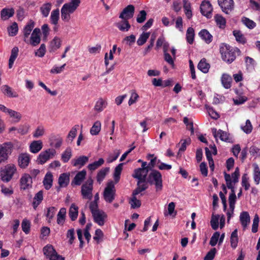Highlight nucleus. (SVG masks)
Listing matches in <instances>:
<instances>
[{"label": "nucleus", "instance_id": "nucleus-1", "mask_svg": "<svg viewBox=\"0 0 260 260\" xmlns=\"http://www.w3.org/2000/svg\"><path fill=\"white\" fill-rule=\"evenodd\" d=\"M222 59L228 63H232L236 59V52L240 53V50L237 48H233L230 46L223 45L220 48Z\"/></svg>", "mask_w": 260, "mask_h": 260}, {"label": "nucleus", "instance_id": "nucleus-2", "mask_svg": "<svg viewBox=\"0 0 260 260\" xmlns=\"http://www.w3.org/2000/svg\"><path fill=\"white\" fill-rule=\"evenodd\" d=\"M147 182L151 185H154L156 191H160L162 189V179L161 173L155 170H152L146 178Z\"/></svg>", "mask_w": 260, "mask_h": 260}, {"label": "nucleus", "instance_id": "nucleus-3", "mask_svg": "<svg viewBox=\"0 0 260 260\" xmlns=\"http://www.w3.org/2000/svg\"><path fill=\"white\" fill-rule=\"evenodd\" d=\"M116 189L113 181L109 182L105 187L104 192V199L106 202L111 203L115 199Z\"/></svg>", "mask_w": 260, "mask_h": 260}, {"label": "nucleus", "instance_id": "nucleus-4", "mask_svg": "<svg viewBox=\"0 0 260 260\" xmlns=\"http://www.w3.org/2000/svg\"><path fill=\"white\" fill-rule=\"evenodd\" d=\"M93 180L88 179L81 187V194L83 199L91 200L92 198Z\"/></svg>", "mask_w": 260, "mask_h": 260}, {"label": "nucleus", "instance_id": "nucleus-5", "mask_svg": "<svg viewBox=\"0 0 260 260\" xmlns=\"http://www.w3.org/2000/svg\"><path fill=\"white\" fill-rule=\"evenodd\" d=\"M77 8L67 4H64L61 9V18L64 22H69L71 19V14Z\"/></svg>", "mask_w": 260, "mask_h": 260}, {"label": "nucleus", "instance_id": "nucleus-6", "mask_svg": "<svg viewBox=\"0 0 260 260\" xmlns=\"http://www.w3.org/2000/svg\"><path fill=\"white\" fill-rule=\"evenodd\" d=\"M13 144L11 142L5 143L0 145V163L8 159L12 151Z\"/></svg>", "mask_w": 260, "mask_h": 260}, {"label": "nucleus", "instance_id": "nucleus-7", "mask_svg": "<svg viewBox=\"0 0 260 260\" xmlns=\"http://www.w3.org/2000/svg\"><path fill=\"white\" fill-rule=\"evenodd\" d=\"M13 144L11 142L5 143L0 145V163L8 159L12 151Z\"/></svg>", "mask_w": 260, "mask_h": 260}, {"label": "nucleus", "instance_id": "nucleus-8", "mask_svg": "<svg viewBox=\"0 0 260 260\" xmlns=\"http://www.w3.org/2000/svg\"><path fill=\"white\" fill-rule=\"evenodd\" d=\"M41 30L39 28H35L31 34L30 37L24 39V41L32 46H36L41 42Z\"/></svg>", "mask_w": 260, "mask_h": 260}, {"label": "nucleus", "instance_id": "nucleus-9", "mask_svg": "<svg viewBox=\"0 0 260 260\" xmlns=\"http://www.w3.org/2000/svg\"><path fill=\"white\" fill-rule=\"evenodd\" d=\"M16 171V167L14 165L6 166L0 172L2 180L7 182H9L11 179Z\"/></svg>", "mask_w": 260, "mask_h": 260}, {"label": "nucleus", "instance_id": "nucleus-10", "mask_svg": "<svg viewBox=\"0 0 260 260\" xmlns=\"http://www.w3.org/2000/svg\"><path fill=\"white\" fill-rule=\"evenodd\" d=\"M217 2L222 11L226 14H230L234 9L235 3L233 0H218Z\"/></svg>", "mask_w": 260, "mask_h": 260}, {"label": "nucleus", "instance_id": "nucleus-11", "mask_svg": "<svg viewBox=\"0 0 260 260\" xmlns=\"http://www.w3.org/2000/svg\"><path fill=\"white\" fill-rule=\"evenodd\" d=\"M151 170L147 162L143 161L142 163L141 168L136 169L134 170V173L132 175L133 177H147L149 170Z\"/></svg>", "mask_w": 260, "mask_h": 260}, {"label": "nucleus", "instance_id": "nucleus-12", "mask_svg": "<svg viewBox=\"0 0 260 260\" xmlns=\"http://www.w3.org/2000/svg\"><path fill=\"white\" fill-rule=\"evenodd\" d=\"M224 175L227 187L228 188L231 189L232 191L229 198V203L235 204L236 196L235 192L234 186L231 180L230 175L225 172L224 173Z\"/></svg>", "mask_w": 260, "mask_h": 260}, {"label": "nucleus", "instance_id": "nucleus-13", "mask_svg": "<svg viewBox=\"0 0 260 260\" xmlns=\"http://www.w3.org/2000/svg\"><path fill=\"white\" fill-rule=\"evenodd\" d=\"M134 178L137 179V187L134 190L133 194L134 195H137L143 191L146 190L148 186L146 182V177H134Z\"/></svg>", "mask_w": 260, "mask_h": 260}, {"label": "nucleus", "instance_id": "nucleus-14", "mask_svg": "<svg viewBox=\"0 0 260 260\" xmlns=\"http://www.w3.org/2000/svg\"><path fill=\"white\" fill-rule=\"evenodd\" d=\"M200 10L202 14L207 18L211 17V13L213 10L212 6L209 1H203L200 6Z\"/></svg>", "mask_w": 260, "mask_h": 260}, {"label": "nucleus", "instance_id": "nucleus-15", "mask_svg": "<svg viewBox=\"0 0 260 260\" xmlns=\"http://www.w3.org/2000/svg\"><path fill=\"white\" fill-rule=\"evenodd\" d=\"M56 153L53 149H49L44 152H42L39 155L38 161L39 164H43Z\"/></svg>", "mask_w": 260, "mask_h": 260}, {"label": "nucleus", "instance_id": "nucleus-16", "mask_svg": "<svg viewBox=\"0 0 260 260\" xmlns=\"http://www.w3.org/2000/svg\"><path fill=\"white\" fill-rule=\"evenodd\" d=\"M134 13L135 7L132 5H129L121 12L119 18L128 20L134 16Z\"/></svg>", "mask_w": 260, "mask_h": 260}, {"label": "nucleus", "instance_id": "nucleus-17", "mask_svg": "<svg viewBox=\"0 0 260 260\" xmlns=\"http://www.w3.org/2000/svg\"><path fill=\"white\" fill-rule=\"evenodd\" d=\"M20 188L23 190L28 189L31 187L32 183L31 177L27 174H24L20 179Z\"/></svg>", "mask_w": 260, "mask_h": 260}, {"label": "nucleus", "instance_id": "nucleus-18", "mask_svg": "<svg viewBox=\"0 0 260 260\" xmlns=\"http://www.w3.org/2000/svg\"><path fill=\"white\" fill-rule=\"evenodd\" d=\"M92 215L95 222L100 226H102L104 224L107 216L104 211L101 210L96 213H94Z\"/></svg>", "mask_w": 260, "mask_h": 260}, {"label": "nucleus", "instance_id": "nucleus-19", "mask_svg": "<svg viewBox=\"0 0 260 260\" xmlns=\"http://www.w3.org/2000/svg\"><path fill=\"white\" fill-rule=\"evenodd\" d=\"M121 19V21L116 22L115 25L120 31L122 32H127L131 28V25L127 19Z\"/></svg>", "mask_w": 260, "mask_h": 260}, {"label": "nucleus", "instance_id": "nucleus-20", "mask_svg": "<svg viewBox=\"0 0 260 260\" xmlns=\"http://www.w3.org/2000/svg\"><path fill=\"white\" fill-rule=\"evenodd\" d=\"M35 22L32 20H30L24 27L22 31L23 40L26 39L29 37L31 31L35 27Z\"/></svg>", "mask_w": 260, "mask_h": 260}, {"label": "nucleus", "instance_id": "nucleus-21", "mask_svg": "<svg viewBox=\"0 0 260 260\" xmlns=\"http://www.w3.org/2000/svg\"><path fill=\"white\" fill-rule=\"evenodd\" d=\"M86 175V172L85 170H82L78 172L75 176L73 180L71 182V185H80L83 180L85 179Z\"/></svg>", "mask_w": 260, "mask_h": 260}, {"label": "nucleus", "instance_id": "nucleus-22", "mask_svg": "<svg viewBox=\"0 0 260 260\" xmlns=\"http://www.w3.org/2000/svg\"><path fill=\"white\" fill-rule=\"evenodd\" d=\"M240 220L243 229L245 230L250 221V217L249 213L246 211L241 212L240 215Z\"/></svg>", "mask_w": 260, "mask_h": 260}, {"label": "nucleus", "instance_id": "nucleus-23", "mask_svg": "<svg viewBox=\"0 0 260 260\" xmlns=\"http://www.w3.org/2000/svg\"><path fill=\"white\" fill-rule=\"evenodd\" d=\"M30 161L29 156L28 154H21L18 157V164L22 168H25L28 165Z\"/></svg>", "mask_w": 260, "mask_h": 260}, {"label": "nucleus", "instance_id": "nucleus-24", "mask_svg": "<svg viewBox=\"0 0 260 260\" xmlns=\"http://www.w3.org/2000/svg\"><path fill=\"white\" fill-rule=\"evenodd\" d=\"M61 44V40L58 37H55L50 42V52H54L59 49Z\"/></svg>", "mask_w": 260, "mask_h": 260}, {"label": "nucleus", "instance_id": "nucleus-25", "mask_svg": "<svg viewBox=\"0 0 260 260\" xmlns=\"http://www.w3.org/2000/svg\"><path fill=\"white\" fill-rule=\"evenodd\" d=\"M199 35L207 44L210 43L212 41L213 37L207 29L201 30L199 32Z\"/></svg>", "mask_w": 260, "mask_h": 260}, {"label": "nucleus", "instance_id": "nucleus-26", "mask_svg": "<svg viewBox=\"0 0 260 260\" xmlns=\"http://www.w3.org/2000/svg\"><path fill=\"white\" fill-rule=\"evenodd\" d=\"M53 175L51 173H47L43 180V185L46 189H49L52 186Z\"/></svg>", "mask_w": 260, "mask_h": 260}, {"label": "nucleus", "instance_id": "nucleus-27", "mask_svg": "<svg viewBox=\"0 0 260 260\" xmlns=\"http://www.w3.org/2000/svg\"><path fill=\"white\" fill-rule=\"evenodd\" d=\"M88 160V157L86 156H81L77 159H74L72 160L73 165L75 167L83 166Z\"/></svg>", "mask_w": 260, "mask_h": 260}, {"label": "nucleus", "instance_id": "nucleus-28", "mask_svg": "<svg viewBox=\"0 0 260 260\" xmlns=\"http://www.w3.org/2000/svg\"><path fill=\"white\" fill-rule=\"evenodd\" d=\"M14 10L13 8L2 9L1 12V17L2 19L6 20L13 16Z\"/></svg>", "mask_w": 260, "mask_h": 260}, {"label": "nucleus", "instance_id": "nucleus-29", "mask_svg": "<svg viewBox=\"0 0 260 260\" xmlns=\"http://www.w3.org/2000/svg\"><path fill=\"white\" fill-rule=\"evenodd\" d=\"M212 132L215 139H217L218 135L220 139L222 141H226L229 139L228 134L222 130L219 129L217 133L216 129L214 128H212Z\"/></svg>", "mask_w": 260, "mask_h": 260}, {"label": "nucleus", "instance_id": "nucleus-30", "mask_svg": "<svg viewBox=\"0 0 260 260\" xmlns=\"http://www.w3.org/2000/svg\"><path fill=\"white\" fill-rule=\"evenodd\" d=\"M43 147L42 142L40 140L34 141L30 145V150L32 153L38 152Z\"/></svg>", "mask_w": 260, "mask_h": 260}, {"label": "nucleus", "instance_id": "nucleus-31", "mask_svg": "<svg viewBox=\"0 0 260 260\" xmlns=\"http://www.w3.org/2000/svg\"><path fill=\"white\" fill-rule=\"evenodd\" d=\"M43 200V191L40 190L38 192L34 198V201L32 202V206L35 209L40 204Z\"/></svg>", "mask_w": 260, "mask_h": 260}, {"label": "nucleus", "instance_id": "nucleus-32", "mask_svg": "<svg viewBox=\"0 0 260 260\" xmlns=\"http://www.w3.org/2000/svg\"><path fill=\"white\" fill-rule=\"evenodd\" d=\"M210 68L209 63L207 62L205 58L202 59L198 65V69L204 73H208Z\"/></svg>", "mask_w": 260, "mask_h": 260}, {"label": "nucleus", "instance_id": "nucleus-33", "mask_svg": "<svg viewBox=\"0 0 260 260\" xmlns=\"http://www.w3.org/2000/svg\"><path fill=\"white\" fill-rule=\"evenodd\" d=\"M69 215L72 221H75L78 215V207L75 204H72L70 208Z\"/></svg>", "mask_w": 260, "mask_h": 260}, {"label": "nucleus", "instance_id": "nucleus-34", "mask_svg": "<svg viewBox=\"0 0 260 260\" xmlns=\"http://www.w3.org/2000/svg\"><path fill=\"white\" fill-rule=\"evenodd\" d=\"M19 49L17 47H14L11 50V55L9 60V68L11 69L14 61L18 56Z\"/></svg>", "mask_w": 260, "mask_h": 260}, {"label": "nucleus", "instance_id": "nucleus-35", "mask_svg": "<svg viewBox=\"0 0 260 260\" xmlns=\"http://www.w3.org/2000/svg\"><path fill=\"white\" fill-rule=\"evenodd\" d=\"M70 181L69 175L66 173L61 174L58 178V183L60 187H66Z\"/></svg>", "mask_w": 260, "mask_h": 260}, {"label": "nucleus", "instance_id": "nucleus-36", "mask_svg": "<svg viewBox=\"0 0 260 260\" xmlns=\"http://www.w3.org/2000/svg\"><path fill=\"white\" fill-rule=\"evenodd\" d=\"M107 105V102L106 100L100 98L96 102L94 109L98 112H100L106 107Z\"/></svg>", "mask_w": 260, "mask_h": 260}, {"label": "nucleus", "instance_id": "nucleus-37", "mask_svg": "<svg viewBox=\"0 0 260 260\" xmlns=\"http://www.w3.org/2000/svg\"><path fill=\"white\" fill-rule=\"evenodd\" d=\"M232 77L228 74H223L221 77L222 84L225 88L229 89L231 87Z\"/></svg>", "mask_w": 260, "mask_h": 260}, {"label": "nucleus", "instance_id": "nucleus-38", "mask_svg": "<svg viewBox=\"0 0 260 260\" xmlns=\"http://www.w3.org/2000/svg\"><path fill=\"white\" fill-rule=\"evenodd\" d=\"M66 209L61 208L57 214V222L58 224L63 225L66 216Z\"/></svg>", "mask_w": 260, "mask_h": 260}, {"label": "nucleus", "instance_id": "nucleus-39", "mask_svg": "<svg viewBox=\"0 0 260 260\" xmlns=\"http://www.w3.org/2000/svg\"><path fill=\"white\" fill-rule=\"evenodd\" d=\"M109 168L107 167L103 168L99 171L96 176V180L99 183H101L104 180L106 175L109 172Z\"/></svg>", "mask_w": 260, "mask_h": 260}, {"label": "nucleus", "instance_id": "nucleus-40", "mask_svg": "<svg viewBox=\"0 0 260 260\" xmlns=\"http://www.w3.org/2000/svg\"><path fill=\"white\" fill-rule=\"evenodd\" d=\"M123 163L119 164L114 170L113 177L115 183L118 182L120 180V174L122 170Z\"/></svg>", "mask_w": 260, "mask_h": 260}, {"label": "nucleus", "instance_id": "nucleus-41", "mask_svg": "<svg viewBox=\"0 0 260 260\" xmlns=\"http://www.w3.org/2000/svg\"><path fill=\"white\" fill-rule=\"evenodd\" d=\"M101 129V123L100 121H96L90 128V133L91 135L95 136L99 134Z\"/></svg>", "mask_w": 260, "mask_h": 260}, {"label": "nucleus", "instance_id": "nucleus-42", "mask_svg": "<svg viewBox=\"0 0 260 260\" xmlns=\"http://www.w3.org/2000/svg\"><path fill=\"white\" fill-rule=\"evenodd\" d=\"M214 19L216 24L221 28H223L225 26L226 20L220 14H216L214 16Z\"/></svg>", "mask_w": 260, "mask_h": 260}, {"label": "nucleus", "instance_id": "nucleus-43", "mask_svg": "<svg viewBox=\"0 0 260 260\" xmlns=\"http://www.w3.org/2000/svg\"><path fill=\"white\" fill-rule=\"evenodd\" d=\"M52 5L50 3L44 4L41 7L40 11L42 14L45 17H47L51 9Z\"/></svg>", "mask_w": 260, "mask_h": 260}, {"label": "nucleus", "instance_id": "nucleus-44", "mask_svg": "<svg viewBox=\"0 0 260 260\" xmlns=\"http://www.w3.org/2000/svg\"><path fill=\"white\" fill-rule=\"evenodd\" d=\"M7 114H8L10 117L14 119L15 121L16 122H19L22 117L21 114L20 113L10 109H9Z\"/></svg>", "mask_w": 260, "mask_h": 260}, {"label": "nucleus", "instance_id": "nucleus-45", "mask_svg": "<svg viewBox=\"0 0 260 260\" xmlns=\"http://www.w3.org/2000/svg\"><path fill=\"white\" fill-rule=\"evenodd\" d=\"M233 35L237 42L242 44H245L246 43V38L241 31L235 30L233 31Z\"/></svg>", "mask_w": 260, "mask_h": 260}, {"label": "nucleus", "instance_id": "nucleus-46", "mask_svg": "<svg viewBox=\"0 0 260 260\" xmlns=\"http://www.w3.org/2000/svg\"><path fill=\"white\" fill-rule=\"evenodd\" d=\"M59 17V10L58 9H56L52 11L50 16V21L52 24L56 25L58 23V21Z\"/></svg>", "mask_w": 260, "mask_h": 260}, {"label": "nucleus", "instance_id": "nucleus-47", "mask_svg": "<svg viewBox=\"0 0 260 260\" xmlns=\"http://www.w3.org/2000/svg\"><path fill=\"white\" fill-rule=\"evenodd\" d=\"M231 246L235 248L237 246L238 242V231L237 229L235 230L231 234Z\"/></svg>", "mask_w": 260, "mask_h": 260}, {"label": "nucleus", "instance_id": "nucleus-48", "mask_svg": "<svg viewBox=\"0 0 260 260\" xmlns=\"http://www.w3.org/2000/svg\"><path fill=\"white\" fill-rule=\"evenodd\" d=\"M194 30L193 28L191 27L188 28L186 35L187 42L190 44H192L194 41Z\"/></svg>", "mask_w": 260, "mask_h": 260}, {"label": "nucleus", "instance_id": "nucleus-49", "mask_svg": "<svg viewBox=\"0 0 260 260\" xmlns=\"http://www.w3.org/2000/svg\"><path fill=\"white\" fill-rule=\"evenodd\" d=\"M104 160L103 158H101L98 161H95L93 163L90 164L88 165V169L90 171H94L103 165Z\"/></svg>", "mask_w": 260, "mask_h": 260}, {"label": "nucleus", "instance_id": "nucleus-50", "mask_svg": "<svg viewBox=\"0 0 260 260\" xmlns=\"http://www.w3.org/2000/svg\"><path fill=\"white\" fill-rule=\"evenodd\" d=\"M150 36L149 32H143L139 37L137 41V43L139 46L144 45L148 40Z\"/></svg>", "mask_w": 260, "mask_h": 260}, {"label": "nucleus", "instance_id": "nucleus-51", "mask_svg": "<svg viewBox=\"0 0 260 260\" xmlns=\"http://www.w3.org/2000/svg\"><path fill=\"white\" fill-rule=\"evenodd\" d=\"M77 126H78V125L74 126L72 128L71 131L69 132V133L67 137V142L71 143L73 141L74 139L76 137L77 132V128L76 127Z\"/></svg>", "mask_w": 260, "mask_h": 260}, {"label": "nucleus", "instance_id": "nucleus-52", "mask_svg": "<svg viewBox=\"0 0 260 260\" xmlns=\"http://www.w3.org/2000/svg\"><path fill=\"white\" fill-rule=\"evenodd\" d=\"M55 252V250L52 245H47L43 248L44 254L49 258Z\"/></svg>", "mask_w": 260, "mask_h": 260}, {"label": "nucleus", "instance_id": "nucleus-53", "mask_svg": "<svg viewBox=\"0 0 260 260\" xmlns=\"http://www.w3.org/2000/svg\"><path fill=\"white\" fill-rule=\"evenodd\" d=\"M241 21L249 29H252L256 26V23L253 21L246 17H243Z\"/></svg>", "mask_w": 260, "mask_h": 260}, {"label": "nucleus", "instance_id": "nucleus-54", "mask_svg": "<svg viewBox=\"0 0 260 260\" xmlns=\"http://www.w3.org/2000/svg\"><path fill=\"white\" fill-rule=\"evenodd\" d=\"M254 180L256 184H258L260 181V169L258 166L254 164Z\"/></svg>", "mask_w": 260, "mask_h": 260}, {"label": "nucleus", "instance_id": "nucleus-55", "mask_svg": "<svg viewBox=\"0 0 260 260\" xmlns=\"http://www.w3.org/2000/svg\"><path fill=\"white\" fill-rule=\"evenodd\" d=\"M72 156V150L68 147L61 155V159L64 162H68Z\"/></svg>", "mask_w": 260, "mask_h": 260}, {"label": "nucleus", "instance_id": "nucleus-56", "mask_svg": "<svg viewBox=\"0 0 260 260\" xmlns=\"http://www.w3.org/2000/svg\"><path fill=\"white\" fill-rule=\"evenodd\" d=\"M136 196L133 193V197L129 201L131 207L133 209L139 208L141 205V201L137 199Z\"/></svg>", "mask_w": 260, "mask_h": 260}, {"label": "nucleus", "instance_id": "nucleus-57", "mask_svg": "<svg viewBox=\"0 0 260 260\" xmlns=\"http://www.w3.org/2000/svg\"><path fill=\"white\" fill-rule=\"evenodd\" d=\"M9 34L11 36H15L18 32V27L16 22H14L8 28Z\"/></svg>", "mask_w": 260, "mask_h": 260}, {"label": "nucleus", "instance_id": "nucleus-58", "mask_svg": "<svg viewBox=\"0 0 260 260\" xmlns=\"http://www.w3.org/2000/svg\"><path fill=\"white\" fill-rule=\"evenodd\" d=\"M219 216L218 215H212L211 220L210 221L212 229L216 230L218 228V220Z\"/></svg>", "mask_w": 260, "mask_h": 260}, {"label": "nucleus", "instance_id": "nucleus-59", "mask_svg": "<svg viewBox=\"0 0 260 260\" xmlns=\"http://www.w3.org/2000/svg\"><path fill=\"white\" fill-rule=\"evenodd\" d=\"M45 129L43 126H39L37 127L35 132L33 134V137L37 138H39L44 135Z\"/></svg>", "mask_w": 260, "mask_h": 260}, {"label": "nucleus", "instance_id": "nucleus-60", "mask_svg": "<svg viewBox=\"0 0 260 260\" xmlns=\"http://www.w3.org/2000/svg\"><path fill=\"white\" fill-rule=\"evenodd\" d=\"M46 46L44 44H42L40 48L35 52V55L40 57H43L46 53Z\"/></svg>", "mask_w": 260, "mask_h": 260}, {"label": "nucleus", "instance_id": "nucleus-61", "mask_svg": "<svg viewBox=\"0 0 260 260\" xmlns=\"http://www.w3.org/2000/svg\"><path fill=\"white\" fill-rule=\"evenodd\" d=\"M56 209L54 207H50L47 209V213L46 217L48 218V222H50L51 220L54 217Z\"/></svg>", "mask_w": 260, "mask_h": 260}, {"label": "nucleus", "instance_id": "nucleus-62", "mask_svg": "<svg viewBox=\"0 0 260 260\" xmlns=\"http://www.w3.org/2000/svg\"><path fill=\"white\" fill-rule=\"evenodd\" d=\"M241 129L246 134H249L252 132V125L249 120H247L244 126H241Z\"/></svg>", "mask_w": 260, "mask_h": 260}, {"label": "nucleus", "instance_id": "nucleus-63", "mask_svg": "<svg viewBox=\"0 0 260 260\" xmlns=\"http://www.w3.org/2000/svg\"><path fill=\"white\" fill-rule=\"evenodd\" d=\"M206 108L212 118L217 119L219 117L218 114L212 107L206 105Z\"/></svg>", "mask_w": 260, "mask_h": 260}, {"label": "nucleus", "instance_id": "nucleus-64", "mask_svg": "<svg viewBox=\"0 0 260 260\" xmlns=\"http://www.w3.org/2000/svg\"><path fill=\"white\" fill-rule=\"evenodd\" d=\"M216 253L215 248L211 249L206 254L204 257V260H213Z\"/></svg>", "mask_w": 260, "mask_h": 260}]
</instances>
